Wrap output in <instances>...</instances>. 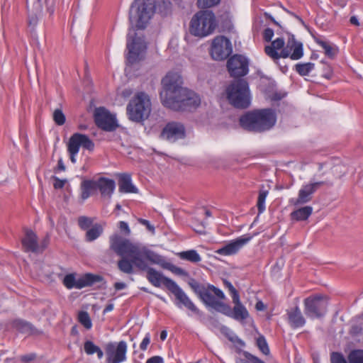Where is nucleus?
Listing matches in <instances>:
<instances>
[{
  "instance_id": "f257e3e1",
  "label": "nucleus",
  "mask_w": 363,
  "mask_h": 363,
  "mask_svg": "<svg viewBox=\"0 0 363 363\" xmlns=\"http://www.w3.org/2000/svg\"><path fill=\"white\" fill-rule=\"evenodd\" d=\"M110 248L118 255L122 257L118 262V269L130 274L133 272V266L140 270L146 269L147 264L145 259L151 264H157L163 268L169 269L172 273L179 276H188L184 269L168 264L164 257L140 243L132 242L130 240L115 233L109 238Z\"/></svg>"
},
{
  "instance_id": "f03ea898",
  "label": "nucleus",
  "mask_w": 363,
  "mask_h": 363,
  "mask_svg": "<svg viewBox=\"0 0 363 363\" xmlns=\"http://www.w3.org/2000/svg\"><path fill=\"white\" fill-rule=\"evenodd\" d=\"M155 0H135L130 8V28L127 35L126 60L133 65L141 60L147 50L143 36H138L136 29H144L155 13Z\"/></svg>"
},
{
  "instance_id": "7ed1b4c3",
  "label": "nucleus",
  "mask_w": 363,
  "mask_h": 363,
  "mask_svg": "<svg viewBox=\"0 0 363 363\" xmlns=\"http://www.w3.org/2000/svg\"><path fill=\"white\" fill-rule=\"evenodd\" d=\"M182 83L178 72H168L162 79L160 98L165 107L174 111H185L200 105V97L195 92L182 87Z\"/></svg>"
},
{
  "instance_id": "20e7f679",
  "label": "nucleus",
  "mask_w": 363,
  "mask_h": 363,
  "mask_svg": "<svg viewBox=\"0 0 363 363\" xmlns=\"http://www.w3.org/2000/svg\"><path fill=\"white\" fill-rule=\"evenodd\" d=\"M276 121V113L271 108L250 111L240 118L241 127L254 132L268 130L275 125Z\"/></svg>"
},
{
  "instance_id": "39448f33",
  "label": "nucleus",
  "mask_w": 363,
  "mask_h": 363,
  "mask_svg": "<svg viewBox=\"0 0 363 363\" xmlns=\"http://www.w3.org/2000/svg\"><path fill=\"white\" fill-rule=\"evenodd\" d=\"M284 44L282 38H277L270 45L265 46V52L273 60L289 57L293 60H297L303 57V44L296 41L294 35L289 37L286 47Z\"/></svg>"
},
{
  "instance_id": "423d86ee",
  "label": "nucleus",
  "mask_w": 363,
  "mask_h": 363,
  "mask_svg": "<svg viewBox=\"0 0 363 363\" xmlns=\"http://www.w3.org/2000/svg\"><path fill=\"white\" fill-rule=\"evenodd\" d=\"M188 284L199 296L203 303L216 311L220 312L224 303L221 300L225 298L223 291L211 284H201L196 279L191 278Z\"/></svg>"
},
{
  "instance_id": "0eeeda50",
  "label": "nucleus",
  "mask_w": 363,
  "mask_h": 363,
  "mask_svg": "<svg viewBox=\"0 0 363 363\" xmlns=\"http://www.w3.org/2000/svg\"><path fill=\"white\" fill-rule=\"evenodd\" d=\"M229 103L239 108H246L251 103V94L247 82L243 79L233 81L226 88Z\"/></svg>"
},
{
  "instance_id": "6e6552de",
  "label": "nucleus",
  "mask_w": 363,
  "mask_h": 363,
  "mask_svg": "<svg viewBox=\"0 0 363 363\" xmlns=\"http://www.w3.org/2000/svg\"><path fill=\"white\" fill-rule=\"evenodd\" d=\"M151 112V101L149 96L140 91L137 93L127 106L128 118L134 122H142L147 119Z\"/></svg>"
},
{
  "instance_id": "1a4fd4ad",
  "label": "nucleus",
  "mask_w": 363,
  "mask_h": 363,
  "mask_svg": "<svg viewBox=\"0 0 363 363\" xmlns=\"http://www.w3.org/2000/svg\"><path fill=\"white\" fill-rule=\"evenodd\" d=\"M216 27L214 13L210 11H201L192 18L189 30L192 35L203 38L211 34Z\"/></svg>"
},
{
  "instance_id": "9d476101",
  "label": "nucleus",
  "mask_w": 363,
  "mask_h": 363,
  "mask_svg": "<svg viewBox=\"0 0 363 363\" xmlns=\"http://www.w3.org/2000/svg\"><path fill=\"white\" fill-rule=\"evenodd\" d=\"M304 313L309 318H321L327 313L328 301L321 295L311 296L303 301Z\"/></svg>"
},
{
  "instance_id": "9b49d317",
  "label": "nucleus",
  "mask_w": 363,
  "mask_h": 363,
  "mask_svg": "<svg viewBox=\"0 0 363 363\" xmlns=\"http://www.w3.org/2000/svg\"><path fill=\"white\" fill-rule=\"evenodd\" d=\"M80 147L91 151L94 148V143L86 135L75 133L70 137L67 143V151L73 164L77 162V156Z\"/></svg>"
},
{
  "instance_id": "f8f14e48",
  "label": "nucleus",
  "mask_w": 363,
  "mask_h": 363,
  "mask_svg": "<svg viewBox=\"0 0 363 363\" xmlns=\"http://www.w3.org/2000/svg\"><path fill=\"white\" fill-rule=\"evenodd\" d=\"M104 349L106 363H122L127 360L128 345L125 341L108 342Z\"/></svg>"
},
{
  "instance_id": "ddd939ff",
  "label": "nucleus",
  "mask_w": 363,
  "mask_h": 363,
  "mask_svg": "<svg viewBox=\"0 0 363 363\" xmlns=\"http://www.w3.org/2000/svg\"><path fill=\"white\" fill-rule=\"evenodd\" d=\"M233 52L232 45L229 39L224 36L216 37L211 44V55L215 60H223Z\"/></svg>"
},
{
  "instance_id": "4468645a",
  "label": "nucleus",
  "mask_w": 363,
  "mask_h": 363,
  "mask_svg": "<svg viewBox=\"0 0 363 363\" xmlns=\"http://www.w3.org/2000/svg\"><path fill=\"white\" fill-rule=\"evenodd\" d=\"M227 68L232 77L245 76L249 72V60L242 55H234L228 59Z\"/></svg>"
},
{
  "instance_id": "2eb2a0df",
  "label": "nucleus",
  "mask_w": 363,
  "mask_h": 363,
  "mask_svg": "<svg viewBox=\"0 0 363 363\" xmlns=\"http://www.w3.org/2000/svg\"><path fill=\"white\" fill-rule=\"evenodd\" d=\"M252 239L250 235H243L236 239L232 240L221 247L217 249L215 252L222 256H232L236 255Z\"/></svg>"
},
{
  "instance_id": "dca6fc26",
  "label": "nucleus",
  "mask_w": 363,
  "mask_h": 363,
  "mask_svg": "<svg viewBox=\"0 0 363 363\" xmlns=\"http://www.w3.org/2000/svg\"><path fill=\"white\" fill-rule=\"evenodd\" d=\"M169 291L175 296L176 301L174 303L179 308H186L195 315H201L199 309L177 283L174 284Z\"/></svg>"
},
{
  "instance_id": "f3484780",
  "label": "nucleus",
  "mask_w": 363,
  "mask_h": 363,
  "mask_svg": "<svg viewBox=\"0 0 363 363\" xmlns=\"http://www.w3.org/2000/svg\"><path fill=\"white\" fill-rule=\"evenodd\" d=\"M94 120L98 127L106 131L114 130L118 126L115 116L103 107L96 109Z\"/></svg>"
},
{
  "instance_id": "a211bd4d",
  "label": "nucleus",
  "mask_w": 363,
  "mask_h": 363,
  "mask_svg": "<svg viewBox=\"0 0 363 363\" xmlns=\"http://www.w3.org/2000/svg\"><path fill=\"white\" fill-rule=\"evenodd\" d=\"M237 300L233 299V302L235 304L233 310L228 305L224 303L220 313L238 321H242L248 318L249 313L245 306L241 303L240 296L238 297Z\"/></svg>"
},
{
  "instance_id": "6ab92c4d",
  "label": "nucleus",
  "mask_w": 363,
  "mask_h": 363,
  "mask_svg": "<svg viewBox=\"0 0 363 363\" xmlns=\"http://www.w3.org/2000/svg\"><path fill=\"white\" fill-rule=\"evenodd\" d=\"M324 184V182H316L303 184L298 191V198L291 199V203L298 206L309 202L315 191Z\"/></svg>"
},
{
  "instance_id": "aec40b11",
  "label": "nucleus",
  "mask_w": 363,
  "mask_h": 363,
  "mask_svg": "<svg viewBox=\"0 0 363 363\" xmlns=\"http://www.w3.org/2000/svg\"><path fill=\"white\" fill-rule=\"evenodd\" d=\"M161 136L169 142H175L185 136L184 126L177 122H171L164 128Z\"/></svg>"
},
{
  "instance_id": "412c9836",
  "label": "nucleus",
  "mask_w": 363,
  "mask_h": 363,
  "mask_svg": "<svg viewBox=\"0 0 363 363\" xmlns=\"http://www.w3.org/2000/svg\"><path fill=\"white\" fill-rule=\"evenodd\" d=\"M145 260L147 264H150L148 260ZM145 270H147V279L154 286L160 287L163 284L169 290L176 283L172 279L164 277L161 272L153 268L147 267Z\"/></svg>"
},
{
  "instance_id": "4be33fe9",
  "label": "nucleus",
  "mask_w": 363,
  "mask_h": 363,
  "mask_svg": "<svg viewBox=\"0 0 363 363\" xmlns=\"http://www.w3.org/2000/svg\"><path fill=\"white\" fill-rule=\"evenodd\" d=\"M331 363H363V350H356L350 352L345 358L342 353L332 352Z\"/></svg>"
},
{
  "instance_id": "5701e85b",
  "label": "nucleus",
  "mask_w": 363,
  "mask_h": 363,
  "mask_svg": "<svg viewBox=\"0 0 363 363\" xmlns=\"http://www.w3.org/2000/svg\"><path fill=\"white\" fill-rule=\"evenodd\" d=\"M286 314L288 323L291 328H300L305 325L306 319L298 306L288 310Z\"/></svg>"
},
{
  "instance_id": "b1692460",
  "label": "nucleus",
  "mask_w": 363,
  "mask_h": 363,
  "mask_svg": "<svg viewBox=\"0 0 363 363\" xmlns=\"http://www.w3.org/2000/svg\"><path fill=\"white\" fill-rule=\"evenodd\" d=\"M96 184L97 189L99 190L103 197L111 198L116 189L114 180L102 177L96 180Z\"/></svg>"
},
{
  "instance_id": "393cba45",
  "label": "nucleus",
  "mask_w": 363,
  "mask_h": 363,
  "mask_svg": "<svg viewBox=\"0 0 363 363\" xmlns=\"http://www.w3.org/2000/svg\"><path fill=\"white\" fill-rule=\"evenodd\" d=\"M119 191L124 194L137 193L138 189L133 184L131 177L128 174H122L118 181Z\"/></svg>"
},
{
  "instance_id": "a878e982",
  "label": "nucleus",
  "mask_w": 363,
  "mask_h": 363,
  "mask_svg": "<svg viewBox=\"0 0 363 363\" xmlns=\"http://www.w3.org/2000/svg\"><path fill=\"white\" fill-rule=\"evenodd\" d=\"M22 245L26 251L33 252L38 251L37 236L32 230H26L25 237L22 239Z\"/></svg>"
},
{
  "instance_id": "bb28decb",
  "label": "nucleus",
  "mask_w": 363,
  "mask_h": 363,
  "mask_svg": "<svg viewBox=\"0 0 363 363\" xmlns=\"http://www.w3.org/2000/svg\"><path fill=\"white\" fill-rule=\"evenodd\" d=\"M81 189V199L83 201L86 200L91 195H93L97 190L96 180L94 179H84L80 185Z\"/></svg>"
},
{
  "instance_id": "cd10ccee",
  "label": "nucleus",
  "mask_w": 363,
  "mask_h": 363,
  "mask_svg": "<svg viewBox=\"0 0 363 363\" xmlns=\"http://www.w3.org/2000/svg\"><path fill=\"white\" fill-rule=\"evenodd\" d=\"M100 280V276L94 275L89 273L85 274L77 279L75 289H81L86 286H91L92 284L97 281H99Z\"/></svg>"
},
{
  "instance_id": "c85d7f7f",
  "label": "nucleus",
  "mask_w": 363,
  "mask_h": 363,
  "mask_svg": "<svg viewBox=\"0 0 363 363\" xmlns=\"http://www.w3.org/2000/svg\"><path fill=\"white\" fill-rule=\"evenodd\" d=\"M64 3V0H38L37 4L40 6H45V12L48 13L49 17H52L57 8L60 7Z\"/></svg>"
},
{
  "instance_id": "c756f323",
  "label": "nucleus",
  "mask_w": 363,
  "mask_h": 363,
  "mask_svg": "<svg viewBox=\"0 0 363 363\" xmlns=\"http://www.w3.org/2000/svg\"><path fill=\"white\" fill-rule=\"evenodd\" d=\"M313 213V208L306 206L294 211L291 213V218L298 221L307 220Z\"/></svg>"
},
{
  "instance_id": "7c9ffc66",
  "label": "nucleus",
  "mask_w": 363,
  "mask_h": 363,
  "mask_svg": "<svg viewBox=\"0 0 363 363\" xmlns=\"http://www.w3.org/2000/svg\"><path fill=\"white\" fill-rule=\"evenodd\" d=\"M315 42L320 46L325 51V54L330 58H333L337 52V48L331 45L328 42L323 40L320 38H315Z\"/></svg>"
},
{
  "instance_id": "2f4dec72",
  "label": "nucleus",
  "mask_w": 363,
  "mask_h": 363,
  "mask_svg": "<svg viewBox=\"0 0 363 363\" xmlns=\"http://www.w3.org/2000/svg\"><path fill=\"white\" fill-rule=\"evenodd\" d=\"M104 228L99 223L94 224L86 233V240L92 242L96 240L103 233Z\"/></svg>"
},
{
  "instance_id": "473e14b6",
  "label": "nucleus",
  "mask_w": 363,
  "mask_h": 363,
  "mask_svg": "<svg viewBox=\"0 0 363 363\" xmlns=\"http://www.w3.org/2000/svg\"><path fill=\"white\" fill-rule=\"evenodd\" d=\"M178 256L183 260H186L193 263H198L201 260L200 255L195 250L180 252L178 253Z\"/></svg>"
},
{
  "instance_id": "72a5a7b5",
  "label": "nucleus",
  "mask_w": 363,
  "mask_h": 363,
  "mask_svg": "<svg viewBox=\"0 0 363 363\" xmlns=\"http://www.w3.org/2000/svg\"><path fill=\"white\" fill-rule=\"evenodd\" d=\"M11 326L13 328L21 333H30L32 331V325L23 320L21 319H16L13 320L11 323Z\"/></svg>"
},
{
  "instance_id": "f704fd0d",
  "label": "nucleus",
  "mask_w": 363,
  "mask_h": 363,
  "mask_svg": "<svg viewBox=\"0 0 363 363\" xmlns=\"http://www.w3.org/2000/svg\"><path fill=\"white\" fill-rule=\"evenodd\" d=\"M314 67L315 65L312 62L298 63L296 65V71L301 76H307Z\"/></svg>"
},
{
  "instance_id": "c9c22d12",
  "label": "nucleus",
  "mask_w": 363,
  "mask_h": 363,
  "mask_svg": "<svg viewBox=\"0 0 363 363\" xmlns=\"http://www.w3.org/2000/svg\"><path fill=\"white\" fill-rule=\"evenodd\" d=\"M268 193H269L268 191L264 190V189H262L259 192V195H258V198H257V206L259 214L262 213L265 211V208H266L265 201H266V198L268 195Z\"/></svg>"
},
{
  "instance_id": "e433bc0d",
  "label": "nucleus",
  "mask_w": 363,
  "mask_h": 363,
  "mask_svg": "<svg viewBox=\"0 0 363 363\" xmlns=\"http://www.w3.org/2000/svg\"><path fill=\"white\" fill-rule=\"evenodd\" d=\"M79 322L87 330L92 327L91 320L86 311H80L78 314Z\"/></svg>"
},
{
  "instance_id": "4c0bfd02",
  "label": "nucleus",
  "mask_w": 363,
  "mask_h": 363,
  "mask_svg": "<svg viewBox=\"0 0 363 363\" xmlns=\"http://www.w3.org/2000/svg\"><path fill=\"white\" fill-rule=\"evenodd\" d=\"M94 219L87 216H80L78 218V225L79 228L84 230H88L93 224Z\"/></svg>"
},
{
  "instance_id": "58836bf2",
  "label": "nucleus",
  "mask_w": 363,
  "mask_h": 363,
  "mask_svg": "<svg viewBox=\"0 0 363 363\" xmlns=\"http://www.w3.org/2000/svg\"><path fill=\"white\" fill-rule=\"evenodd\" d=\"M257 346L259 350L265 355L269 354V348L265 337L263 335H260L257 338Z\"/></svg>"
},
{
  "instance_id": "ea45409f",
  "label": "nucleus",
  "mask_w": 363,
  "mask_h": 363,
  "mask_svg": "<svg viewBox=\"0 0 363 363\" xmlns=\"http://www.w3.org/2000/svg\"><path fill=\"white\" fill-rule=\"evenodd\" d=\"M52 117L53 121L57 125H62L65 124L66 118L61 109H55L53 112Z\"/></svg>"
},
{
  "instance_id": "a19ab883",
  "label": "nucleus",
  "mask_w": 363,
  "mask_h": 363,
  "mask_svg": "<svg viewBox=\"0 0 363 363\" xmlns=\"http://www.w3.org/2000/svg\"><path fill=\"white\" fill-rule=\"evenodd\" d=\"M77 279L74 274H67L63 279V284L68 289L75 288Z\"/></svg>"
},
{
  "instance_id": "79ce46f5",
  "label": "nucleus",
  "mask_w": 363,
  "mask_h": 363,
  "mask_svg": "<svg viewBox=\"0 0 363 363\" xmlns=\"http://www.w3.org/2000/svg\"><path fill=\"white\" fill-rule=\"evenodd\" d=\"M220 0H197V5L201 9L211 8L216 6Z\"/></svg>"
},
{
  "instance_id": "37998d69",
  "label": "nucleus",
  "mask_w": 363,
  "mask_h": 363,
  "mask_svg": "<svg viewBox=\"0 0 363 363\" xmlns=\"http://www.w3.org/2000/svg\"><path fill=\"white\" fill-rule=\"evenodd\" d=\"M98 348L99 346L96 345L93 342L90 340H87L84 342V349L85 352L89 355L93 354L97 352Z\"/></svg>"
},
{
  "instance_id": "c03bdc74",
  "label": "nucleus",
  "mask_w": 363,
  "mask_h": 363,
  "mask_svg": "<svg viewBox=\"0 0 363 363\" xmlns=\"http://www.w3.org/2000/svg\"><path fill=\"white\" fill-rule=\"evenodd\" d=\"M224 285L226 288H228L229 293L232 297V299H235V301H238V297L240 296L238 291L235 289V288L233 286V284L228 281V280H224Z\"/></svg>"
},
{
  "instance_id": "a18cd8bd",
  "label": "nucleus",
  "mask_w": 363,
  "mask_h": 363,
  "mask_svg": "<svg viewBox=\"0 0 363 363\" xmlns=\"http://www.w3.org/2000/svg\"><path fill=\"white\" fill-rule=\"evenodd\" d=\"M150 343V334L149 333H146L144 338L143 339L140 345V349L143 351H145L147 349V346Z\"/></svg>"
},
{
  "instance_id": "49530a36",
  "label": "nucleus",
  "mask_w": 363,
  "mask_h": 363,
  "mask_svg": "<svg viewBox=\"0 0 363 363\" xmlns=\"http://www.w3.org/2000/svg\"><path fill=\"white\" fill-rule=\"evenodd\" d=\"M118 228L125 235H129L130 234V229L128 223L125 221H120L118 223Z\"/></svg>"
},
{
  "instance_id": "de8ad7c7",
  "label": "nucleus",
  "mask_w": 363,
  "mask_h": 363,
  "mask_svg": "<svg viewBox=\"0 0 363 363\" xmlns=\"http://www.w3.org/2000/svg\"><path fill=\"white\" fill-rule=\"evenodd\" d=\"M53 179L55 181L53 186L56 189H62L67 182L66 179H60L57 177H54Z\"/></svg>"
},
{
  "instance_id": "09e8293b",
  "label": "nucleus",
  "mask_w": 363,
  "mask_h": 363,
  "mask_svg": "<svg viewBox=\"0 0 363 363\" xmlns=\"http://www.w3.org/2000/svg\"><path fill=\"white\" fill-rule=\"evenodd\" d=\"M274 36V30L272 28H267L264 30L263 38L265 41L269 42Z\"/></svg>"
},
{
  "instance_id": "8fccbe9b",
  "label": "nucleus",
  "mask_w": 363,
  "mask_h": 363,
  "mask_svg": "<svg viewBox=\"0 0 363 363\" xmlns=\"http://www.w3.org/2000/svg\"><path fill=\"white\" fill-rule=\"evenodd\" d=\"M138 221L140 224L145 225L149 231L155 233V227L147 220L140 218Z\"/></svg>"
},
{
  "instance_id": "3c124183",
  "label": "nucleus",
  "mask_w": 363,
  "mask_h": 363,
  "mask_svg": "<svg viewBox=\"0 0 363 363\" xmlns=\"http://www.w3.org/2000/svg\"><path fill=\"white\" fill-rule=\"evenodd\" d=\"M35 358H36V354L35 353H30V354H27L25 355H22L20 357V359L22 362L26 363V362H29L34 360Z\"/></svg>"
},
{
  "instance_id": "603ef678",
  "label": "nucleus",
  "mask_w": 363,
  "mask_h": 363,
  "mask_svg": "<svg viewBox=\"0 0 363 363\" xmlns=\"http://www.w3.org/2000/svg\"><path fill=\"white\" fill-rule=\"evenodd\" d=\"M244 354L247 359L252 361L253 363H265L258 357L250 354L249 352H245Z\"/></svg>"
},
{
  "instance_id": "864d4df0",
  "label": "nucleus",
  "mask_w": 363,
  "mask_h": 363,
  "mask_svg": "<svg viewBox=\"0 0 363 363\" xmlns=\"http://www.w3.org/2000/svg\"><path fill=\"white\" fill-rule=\"evenodd\" d=\"M145 363H164V360L160 356H154L147 359Z\"/></svg>"
},
{
  "instance_id": "5fc2aeb1",
  "label": "nucleus",
  "mask_w": 363,
  "mask_h": 363,
  "mask_svg": "<svg viewBox=\"0 0 363 363\" xmlns=\"http://www.w3.org/2000/svg\"><path fill=\"white\" fill-rule=\"evenodd\" d=\"M38 18L35 15H32L28 17V25L35 28L38 24Z\"/></svg>"
},
{
  "instance_id": "6e6d98bb",
  "label": "nucleus",
  "mask_w": 363,
  "mask_h": 363,
  "mask_svg": "<svg viewBox=\"0 0 363 363\" xmlns=\"http://www.w3.org/2000/svg\"><path fill=\"white\" fill-rule=\"evenodd\" d=\"M114 287L116 290L119 291L125 289L126 287V284L123 282H116Z\"/></svg>"
},
{
  "instance_id": "4d7b16f0",
  "label": "nucleus",
  "mask_w": 363,
  "mask_h": 363,
  "mask_svg": "<svg viewBox=\"0 0 363 363\" xmlns=\"http://www.w3.org/2000/svg\"><path fill=\"white\" fill-rule=\"evenodd\" d=\"M255 308L257 311H264L265 309V306L262 301H259L256 303Z\"/></svg>"
},
{
  "instance_id": "13d9d810",
  "label": "nucleus",
  "mask_w": 363,
  "mask_h": 363,
  "mask_svg": "<svg viewBox=\"0 0 363 363\" xmlns=\"http://www.w3.org/2000/svg\"><path fill=\"white\" fill-rule=\"evenodd\" d=\"M324 76L328 78V79H330L332 76V70H331V68L328 66L325 72H324Z\"/></svg>"
},
{
  "instance_id": "bf43d9fd",
  "label": "nucleus",
  "mask_w": 363,
  "mask_h": 363,
  "mask_svg": "<svg viewBox=\"0 0 363 363\" xmlns=\"http://www.w3.org/2000/svg\"><path fill=\"white\" fill-rule=\"evenodd\" d=\"M113 303L108 304L104 309V313H107L108 312H111L113 311Z\"/></svg>"
},
{
  "instance_id": "052dcab7",
  "label": "nucleus",
  "mask_w": 363,
  "mask_h": 363,
  "mask_svg": "<svg viewBox=\"0 0 363 363\" xmlns=\"http://www.w3.org/2000/svg\"><path fill=\"white\" fill-rule=\"evenodd\" d=\"M57 168L60 171H65V166L62 159L58 160Z\"/></svg>"
},
{
  "instance_id": "680f3d73",
  "label": "nucleus",
  "mask_w": 363,
  "mask_h": 363,
  "mask_svg": "<svg viewBox=\"0 0 363 363\" xmlns=\"http://www.w3.org/2000/svg\"><path fill=\"white\" fill-rule=\"evenodd\" d=\"M350 21L352 24L359 26V21L357 17L352 16Z\"/></svg>"
},
{
  "instance_id": "e2e57ef3",
  "label": "nucleus",
  "mask_w": 363,
  "mask_h": 363,
  "mask_svg": "<svg viewBox=\"0 0 363 363\" xmlns=\"http://www.w3.org/2000/svg\"><path fill=\"white\" fill-rule=\"evenodd\" d=\"M95 353H96L97 354V357L99 359H102L103 357H104V352L103 351L101 350V349L99 347L98 350H97V352H96Z\"/></svg>"
},
{
  "instance_id": "0e129e2a",
  "label": "nucleus",
  "mask_w": 363,
  "mask_h": 363,
  "mask_svg": "<svg viewBox=\"0 0 363 363\" xmlns=\"http://www.w3.org/2000/svg\"><path fill=\"white\" fill-rule=\"evenodd\" d=\"M167 337V332L166 330H162L160 333V339H161V340H162V341L165 340Z\"/></svg>"
},
{
  "instance_id": "69168bd1",
  "label": "nucleus",
  "mask_w": 363,
  "mask_h": 363,
  "mask_svg": "<svg viewBox=\"0 0 363 363\" xmlns=\"http://www.w3.org/2000/svg\"><path fill=\"white\" fill-rule=\"evenodd\" d=\"M205 215L206 217H211V212L208 210L205 211Z\"/></svg>"
},
{
  "instance_id": "338daca9",
  "label": "nucleus",
  "mask_w": 363,
  "mask_h": 363,
  "mask_svg": "<svg viewBox=\"0 0 363 363\" xmlns=\"http://www.w3.org/2000/svg\"><path fill=\"white\" fill-rule=\"evenodd\" d=\"M236 363H247L246 360L242 359H238Z\"/></svg>"
},
{
  "instance_id": "774afa93",
  "label": "nucleus",
  "mask_w": 363,
  "mask_h": 363,
  "mask_svg": "<svg viewBox=\"0 0 363 363\" xmlns=\"http://www.w3.org/2000/svg\"><path fill=\"white\" fill-rule=\"evenodd\" d=\"M359 182L360 185H362L363 186V173H362V175L359 178Z\"/></svg>"
}]
</instances>
